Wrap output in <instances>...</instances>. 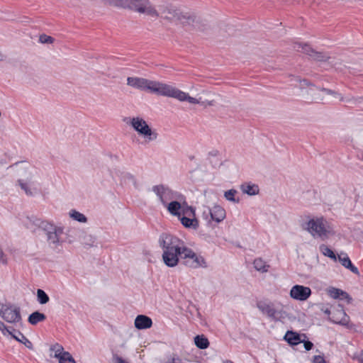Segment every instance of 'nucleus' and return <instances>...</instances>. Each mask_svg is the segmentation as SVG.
Here are the masks:
<instances>
[{
	"instance_id": "nucleus-1",
	"label": "nucleus",
	"mask_w": 363,
	"mask_h": 363,
	"mask_svg": "<svg viewBox=\"0 0 363 363\" xmlns=\"http://www.w3.org/2000/svg\"><path fill=\"white\" fill-rule=\"evenodd\" d=\"M158 242L162 250V260L167 267H176L181 259L184 265L191 269L208 267L206 259L186 247L184 242L177 236L163 233L160 236Z\"/></svg>"
},
{
	"instance_id": "nucleus-2",
	"label": "nucleus",
	"mask_w": 363,
	"mask_h": 363,
	"mask_svg": "<svg viewBox=\"0 0 363 363\" xmlns=\"http://www.w3.org/2000/svg\"><path fill=\"white\" fill-rule=\"evenodd\" d=\"M157 15V16L152 17L160 18L174 25L189 26L196 29L199 28V21L195 16L189 13H184L170 5L160 6Z\"/></svg>"
},
{
	"instance_id": "nucleus-3",
	"label": "nucleus",
	"mask_w": 363,
	"mask_h": 363,
	"mask_svg": "<svg viewBox=\"0 0 363 363\" xmlns=\"http://www.w3.org/2000/svg\"><path fill=\"white\" fill-rule=\"evenodd\" d=\"M304 229L314 238L325 241L335 235L333 225L323 216L313 217L306 223Z\"/></svg>"
},
{
	"instance_id": "nucleus-4",
	"label": "nucleus",
	"mask_w": 363,
	"mask_h": 363,
	"mask_svg": "<svg viewBox=\"0 0 363 363\" xmlns=\"http://www.w3.org/2000/svg\"><path fill=\"white\" fill-rule=\"evenodd\" d=\"M152 83L150 93L155 94L159 96L174 98L179 101H188L192 104H200V101L199 99L190 96L189 94L172 85L154 80H152Z\"/></svg>"
},
{
	"instance_id": "nucleus-5",
	"label": "nucleus",
	"mask_w": 363,
	"mask_h": 363,
	"mask_svg": "<svg viewBox=\"0 0 363 363\" xmlns=\"http://www.w3.org/2000/svg\"><path fill=\"white\" fill-rule=\"evenodd\" d=\"M124 121L130 125L143 139L141 144L147 145L157 139L158 134L141 117L126 118Z\"/></svg>"
},
{
	"instance_id": "nucleus-6",
	"label": "nucleus",
	"mask_w": 363,
	"mask_h": 363,
	"mask_svg": "<svg viewBox=\"0 0 363 363\" xmlns=\"http://www.w3.org/2000/svg\"><path fill=\"white\" fill-rule=\"evenodd\" d=\"M256 306L262 315L272 320L278 321L284 317L283 305L279 302L260 300L257 301Z\"/></svg>"
},
{
	"instance_id": "nucleus-7",
	"label": "nucleus",
	"mask_w": 363,
	"mask_h": 363,
	"mask_svg": "<svg viewBox=\"0 0 363 363\" xmlns=\"http://www.w3.org/2000/svg\"><path fill=\"white\" fill-rule=\"evenodd\" d=\"M164 207L172 216L177 218L182 215L190 217L194 216V208L187 204L185 197L181 193L178 199H172Z\"/></svg>"
},
{
	"instance_id": "nucleus-8",
	"label": "nucleus",
	"mask_w": 363,
	"mask_h": 363,
	"mask_svg": "<svg viewBox=\"0 0 363 363\" xmlns=\"http://www.w3.org/2000/svg\"><path fill=\"white\" fill-rule=\"evenodd\" d=\"M65 228L62 225H56L52 223H43V230L47 236V242L52 247H57L62 245L63 240L61 238L64 233Z\"/></svg>"
},
{
	"instance_id": "nucleus-9",
	"label": "nucleus",
	"mask_w": 363,
	"mask_h": 363,
	"mask_svg": "<svg viewBox=\"0 0 363 363\" xmlns=\"http://www.w3.org/2000/svg\"><path fill=\"white\" fill-rule=\"evenodd\" d=\"M152 191L163 206H165L172 199H178L179 197V192L172 189L166 184L154 185L152 187Z\"/></svg>"
},
{
	"instance_id": "nucleus-10",
	"label": "nucleus",
	"mask_w": 363,
	"mask_h": 363,
	"mask_svg": "<svg viewBox=\"0 0 363 363\" xmlns=\"http://www.w3.org/2000/svg\"><path fill=\"white\" fill-rule=\"evenodd\" d=\"M0 317L9 323H18L21 321L20 308L11 303H0Z\"/></svg>"
},
{
	"instance_id": "nucleus-11",
	"label": "nucleus",
	"mask_w": 363,
	"mask_h": 363,
	"mask_svg": "<svg viewBox=\"0 0 363 363\" xmlns=\"http://www.w3.org/2000/svg\"><path fill=\"white\" fill-rule=\"evenodd\" d=\"M129 10L151 17L157 16V9L150 0H131Z\"/></svg>"
},
{
	"instance_id": "nucleus-12",
	"label": "nucleus",
	"mask_w": 363,
	"mask_h": 363,
	"mask_svg": "<svg viewBox=\"0 0 363 363\" xmlns=\"http://www.w3.org/2000/svg\"><path fill=\"white\" fill-rule=\"evenodd\" d=\"M295 80L299 83V87L301 89H304L306 87H309L311 91L319 90L325 92L326 94L332 95L335 98L339 99L340 101H346V102H351L352 101H354V98H345L341 94L333 91L332 89H326V88H318L315 87L313 84H311L308 80L306 79H301L298 77H296Z\"/></svg>"
},
{
	"instance_id": "nucleus-13",
	"label": "nucleus",
	"mask_w": 363,
	"mask_h": 363,
	"mask_svg": "<svg viewBox=\"0 0 363 363\" xmlns=\"http://www.w3.org/2000/svg\"><path fill=\"white\" fill-rule=\"evenodd\" d=\"M152 80L138 77H128L127 84L134 89L150 92Z\"/></svg>"
},
{
	"instance_id": "nucleus-14",
	"label": "nucleus",
	"mask_w": 363,
	"mask_h": 363,
	"mask_svg": "<svg viewBox=\"0 0 363 363\" xmlns=\"http://www.w3.org/2000/svg\"><path fill=\"white\" fill-rule=\"evenodd\" d=\"M290 296L295 300L304 301L311 295V289L303 285H294L290 290Z\"/></svg>"
},
{
	"instance_id": "nucleus-15",
	"label": "nucleus",
	"mask_w": 363,
	"mask_h": 363,
	"mask_svg": "<svg viewBox=\"0 0 363 363\" xmlns=\"http://www.w3.org/2000/svg\"><path fill=\"white\" fill-rule=\"evenodd\" d=\"M208 214H210V220L216 223H220L225 218V211L220 206H215L212 208H208Z\"/></svg>"
},
{
	"instance_id": "nucleus-16",
	"label": "nucleus",
	"mask_w": 363,
	"mask_h": 363,
	"mask_svg": "<svg viewBox=\"0 0 363 363\" xmlns=\"http://www.w3.org/2000/svg\"><path fill=\"white\" fill-rule=\"evenodd\" d=\"M337 259L341 263V264L345 267L346 269L350 270L352 273L357 275H359V272L354 265L352 263L348 255L345 252H341L337 256Z\"/></svg>"
},
{
	"instance_id": "nucleus-17",
	"label": "nucleus",
	"mask_w": 363,
	"mask_h": 363,
	"mask_svg": "<svg viewBox=\"0 0 363 363\" xmlns=\"http://www.w3.org/2000/svg\"><path fill=\"white\" fill-rule=\"evenodd\" d=\"M306 335H300L296 332L287 331L284 335V340L291 345H297L301 342H304Z\"/></svg>"
},
{
	"instance_id": "nucleus-18",
	"label": "nucleus",
	"mask_w": 363,
	"mask_h": 363,
	"mask_svg": "<svg viewBox=\"0 0 363 363\" xmlns=\"http://www.w3.org/2000/svg\"><path fill=\"white\" fill-rule=\"evenodd\" d=\"M135 327L138 330H145L151 328L152 321L150 318L145 315H138L135 319Z\"/></svg>"
},
{
	"instance_id": "nucleus-19",
	"label": "nucleus",
	"mask_w": 363,
	"mask_h": 363,
	"mask_svg": "<svg viewBox=\"0 0 363 363\" xmlns=\"http://www.w3.org/2000/svg\"><path fill=\"white\" fill-rule=\"evenodd\" d=\"M49 223L50 222L47 220H43L40 218L33 217L28 218L27 221L26 222V225L27 228L30 229L31 231H35L38 228L43 230V224Z\"/></svg>"
},
{
	"instance_id": "nucleus-20",
	"label": "nucleus",
	"mask_w": 363,
	"mask_h": 363,
	"mask_svg": "<svg viewBox=\"0 0 363 363\" xmlns=\"http://www.w3.org/2000/svg\"><path fill=\"white\" fill-rule=\"evenodd\" d=\"M178 218L185 228L196 229L199 226V223L195 218V215L191 217L186 215H182L180 216V218Z\"/></svg>"
},
{
	"instance_id": "nucleus-21",
	"label": "nucleus",
	"mask_w": 363,
	"mask_h": 363,
	"mask_svg": "<svg viewBox=\"0 0 363 363\" xmlns=\"http://www.w3.org/2000/svg\"><path fill=\"white\" fill-rule=\"evenodd\" d=\"M328 294L333 298H340L341 300L350 298L348 294L341 289L330 287L328 289Z\"/></svg>"
},
{
	"instance_id": "nucleus-22",
	"label": "nucleus",
	"mask_w": 363,
	"mask_h": 363,
	"mask_svg": "<svg viewBox=\"0 0 363 363\" xmlns=\"http://www.w3.org/2000/svg\"><path fill=\"white\" fill-rule=\"evenodd\" d=\"M14 333L12 332V335H10L13 339L23 344L27 348L33 349L32 342L23 333L16 330H14Z\"/></svg>"
},
{
	"instance_id": "nucleus-23",
	"label": "nucleus",
	"mask_w": 363,
	"mask_h": 363,
	"mask_svg": "<svg viewBox=\"0 0 363 363\" xmlns=\"http://www.w3.org/2000/svg\"><path fill=\"white\" fill-rule=\"evenodd\" d=\"M104 3L112 6L129 9L131 0H101Z\"/></svg>"
},
{
	"instance_id": "nucleus-24",
	"label": "nucleus",
	"mask_w": 363,
	"mask_h": 363,
	"mask_svg": "<svg viewBox=\"0 0 363 363\" xmlns=\"http://www.w3.org/2000/svg\"><path fill=\"white\" fill-rule=\"evenodd\" d=\"M294 48L296 49L298 51H299V49L301 48V50L303 52H306L309 55L313 56L315 59L318 60H323L321 54L313 51L308 45H302L301 44L298 43L294 46Z\"/></svg>"
},
{
	"instance_id": "nucleus-25",
	"label": "nucleus",
	"mask_w": 363,
	"mask_h": 363,
	"mask_svg": "<svg viewBox=\"0 0 363 363\" xmlns=\"http://www.w3.org/2000/svg\"><path fill=\"white\" fill-rule=\"evenodd\" d=\"M240 189L244 194L250 196H254L259 193L258 186L255 184H243L240 186Z\"/></svg>"
},
{
	"instance_id": "nucleus-26",
	"label": "nucleus",
	"mask_w": 363,
	"mask_h": 363,
	"mask_svg": "<svg viewBox=\"0 0 363 363\" xmlns=\"http://www.w3.org/2000/svg\"><path fill=\"white\" fill-rule=\"evenodd\" d=\"M45 319H46V316L45 314L40 313L38 311H35L29 315V317L28 318V321L31 325H35L40 322L44 321Z\"/></svg>"
},
{
	"instance_id": "nucleus-27",
	"label": "nucleus",
	"mask_w": 363,
	"mask_h": 363,
	"mask_svg": "<svg viewBox=\"0 0 363 363\" xmlns=\"http://www.w3.org/2000/svg\"><path fill=\"white\" fill-rule=\"evenodd\" d=\"M69 216L72 220L81 223H86L88 220L86 216L84 214L77 211L75 209L70 210L69 212Z\"/></svg>"
},
{
	"instance_id": "nucleus-28",
	"label": "nucleus",
	"mask_w": 363,
	"mask_h": 363,
	"mask_svg": "<svg viewBox=\"0 0 363 363\" xmlns=\"http://www.w3.org/2000/svg\"><path fill=\"white\" fill-rule=\"evenodd\" d=\"M194 343L198 348L201 350L206 349L209 346V341L203 335H196L194 337Z\"/></svg>"
},
{
	"instance_id": "nucleus-29",
	"label": "nucleus",
	"mask_w": 363,
	"mask_h": 363,
	"mask_svg": "<svg viewBox=\"0 0 363 363\" xmlns=\"http://www.w3.org/2000/svg\"><path fill=\"white\" fill-rule=\"evenodd\" d=\"M336 315L338 316L336 318L333 319V321L335 323L341 324V325H347L349 322V317L345 313V312L342 310H337Z\"/></svg>"
},
{
	"instance_id": "nucleus-30",
	"label": "nucleus",
	"mask_w": 363,
	"mask_h": 363,
	"mask_svg": "<svg viewBox=\"0 0 363 363\" xmlns=\"http://www.w3.org/2000/svg\"><path fill=\"white\" fill-rule=\"evenodd\" d=\"M255 269L260 272H267L269 268V265L267 264L266 262L261 258H257L253 262Z\"/></svg>"
},
{
	"instance_id": "nucleus-31",
	"label": "nucleus",
	"mask_w": 363,
	"mask_h": 363,
	"mask_svg": "<svg viewBox=\"0 0 363 363\" xmlns=\"http://www.w3.org/2000/svg\"><path fill=\"white\" fill-rule=\"evenodd\" d=\"M319 250L321 252V253L333 261L336 262L337 260V257L334 253V252L326 245L322 244L319 247Z\"/></svg>"
},
{
	"instance_id": "nucleus-32",
	"label": "nucleus",
	"mask_w": 363,
	"mask_h": 363,
	"mask_svg": "<svg viewBox=\"0 0 363 363\" xmlns=\"http://www.w3.org/2000/svg\"><path fill=\"white\" fill-rule=\"evenodd\" d=\"M30 179L31 178L28 179V182H24L23 179L18 180V183L21 189H23L28 196H33L34 194V192L29 186L31 184Z\"/></svg>"
},
{
	"instance_id": "nucleus-33",
	"label": "nucleus",
	"mask_w": 363,
	"mask_h": 363,
	"mask_svg": "<svg viewBox=\"0 0 363 363\" xmlns=\"http://www.w3.org/2000/svg\"><path fill=\"white\" fill-rule=\"evenodd\" d=\"M162 363H186L181 357L177 354H172L167 356L162 360Z\"/></svg>"
},
{
	"instance_id": "nucleus-34",
	"label": "nucleus",
	"mask_w": 363,
	"mask_h": 363,
	"mask_svg": "<svg viewBox=\"0 0 363 363\" xmlns=\"http://www.w3.org/2000/svg\"><path fill=\"white\" fill-rule=\"evenodd\" d=\"M37 299L40 304H45L49 301L50 298L43 289H38Z\"/></svg>"
},
{
	"instance_id": "nucleus-35",
	"label": "nucleus",
	"mask_w": 363,
	"mask_h": 363,
	"mask_svg": "<svg viewBox=\"0 0 363 363\" xmlns=\"http://www.w3.org/2000/svg\"><path fill=\"white\" fill-rule=\"evenodd\" d=\"M122 180L125 182L132 183L135 186H137V179L132 174L125 172L122 174Z\"/></svg>"
},
{
	"instance_id": "nucleus-36",
	"label": "nucleus",
	"mask_w": 363,
	"mask_h": 363,
	"mask_svg": "<svg viewBox=\"0 0 363 363\" xmlns=\"http://www.w3.org/2000/svg\"><path fill=\"white\" fill-rule=\"evenodd\" d=\"M58 360L59 363H75V360L68 352L59 357Z\"/></svg>"
},
{
	"instance_id": "nucleus-37",
	"label": "nucleus",
	"mask_w": 363,
	"mask_h": 363,
	"mask_svg": "<svg viewBox=\"0 0 363 363\" xmlns=\"http://www.w3.org/2000/svg\"><path fill=\"white\" fill-rule=\"evenodd\" d=\"M237 194V191L235 189H230L228 191H226L224 194L225 198L230 201L234 202V203H238L239 199H236L235 196Z\"/></svg>"
},
{
	"instance_id": "nucleus-38",
	"label": "nucleus",
	"mask_w": 363,
	"mask_h": 363,
	"mask_svg": "<svg viewBox=\"0 0 363 363\" xmlns=\"http://www.w3.org/2000/svg\"><path fill=\"white\" fill-rule=\"evenodd\" d=\"M50 350L54 352V357L57 358V359L59 358V357L62 355L63 353L65 352L64 351L63 347L61 345H58V344H55V345H52L50 347Z\"/></svg>"
},
{
	"instance_id": "nucleus-39",
	"label": "nucleus",
	"mask_w": 363,
	"mask_h": 363,
	"mask_svg": "<svg viewBox=\"0 0 363 363\" xmlns=\"http://www.w3.org/2000/svg\"><path fill=\"white\" fill-rule=\"evenodd\" d=\"M55 39L51 37V36H49V35H47L45 34H43L41 35H40V38H39V41L40 43H43V44H51L54 42Z\"/></svg>"
},
{
	"instance_id": "nucleus-40",
	"label": "nucleus",
	"mask_w": 363,
	"mask_h": 363,
	"mask_svg": "<svg viewBox=\"0 0 363 363\" xmlns=\"http://www.w3.org/2000/svg\"><path fill=\"white\" fill-rule=\"evenodd\" d=\"M0 330L4 335H12V332L8 328V327L0 320Z\"/></svg>"
},
{
	"instance_id": "nucleus-41",
	"label": "nucleus",
	"mask_w": 363,
	"mask_h": 363,
	"mask_svg": "<svg viewBox=\"0 0 363 363\" xmlns=\"http://www.w3.org/2000/svg\"><path fill=\"white\" fill-rule=\"evenodd\" d=\"M0 262L4 264H7V258L2 249L0 247Z\"/></svg>"
},
{
	"instance_id": "nucleus-42",
	"label": "nucleus",
	"mask_w": 363,
	"mask_h": 363,
	"mask_svg": "<svg viewBox=\"0 0 363 363\" xmlns=\"http://www.w3.org/2000/svg\"><path fill=\"white\" fill-rule=\"evenodd\" d=\"M302 342L303 343L304 348L307 351L311 350L313 347V344L311 341L304 340V342Z\"/></svg>"
},
{
	"instance_id": "nucleus-43",
	"label": "nucleus",
	"mask_w": 363,
	"mask_h": 363,
	"mask_svg": "<svg viewBox=\"0 0 363 363\" xmlns=\"http://www.w3.org/2000/svg\"><path fill=\"white\" fill-rule=\"evenodd\" d=\"M313 362L315 363H325V360L323 356L315 355L313 358Z\"/></svg>"
},
{
	"instance_id": "nucleus-44",
	"label": "nucleus",
	"mask_w": 363,
	"mask_h": 363,
	"mask_svg": "<svg viewBox=\"0 0 363 363\" xmlns=\"http://www.w3.org/2000/svg\"><path fill=\"white\" fill-rule=\"evenodd\" d=\"M208 208L203 212V218L206 220L208 223H211L212 220H210V214H208Z\"/></svg>"
},
{
	"instance_id": "nucleus-45",
	"label": "nucleus",
	"mask_w": 363,
	"mask_h": 363,
	"mask_svg": "<svg viewBox=\"0 0 363 363\" xmlns=\"http://www.w3.org/2000/svg\"><path fill=\"white\" fill-rule=\"evenodd\" d=\"M357 359L359 363H363V350L360 352L359 355L357 357Z\"/></svg>"
},
{
	"instance_id": "nucleus-46",
	"label": "nucleus",
	"mask_w": 363,
	"mask_h": 363,
	"mask_svg": "<svg viewBox=\"0 0 363 363\" xmlns=\"http://www.w3.org/2000/svg\"><path fill=\"white\" fill-rule=\"evenodd\" d=\"M117 363H128L126 361H125L122 357H117L116 358Z\"/></svg>"
},
{
	"instance_id": "nucleus-47",
	"label": "nucleus",
	"mask_w": 363,
	"mask_h": 363,
	"mask_svg": "<svg viewBox=\"0 0 363 363\" xmlns=\"http://www.w3.org/2000/svg\"><path fill=\"white\" fill-rule=\"evenodd\" d=\"M354 102L356 104H361V103H362L363 102V97H359V98H357V99L354 98Z\"/></svg>"
},
{
	"instance_id": "nucleus-48",
	"label": "nucleus",
	"mask_w": 363,
	"mask_h": 363,
	"mask_svg": "<svg viewBox=\"0 0 363 363\" xmlns=\"http://www.w3.org/2000/svg\"><path fill=\"white\" fill-rule=\"evenodd\" d=\"M323 311L327 314V315H330V311L328 309V308H326L325 310L323 309Z\"/></svg>"
},
{
	"instance_id": "nucleus-49",
	"label": "nucleus",
	"mask_w": 363,
	"mask_h": 363,
	"mask_svg": "<svg viewBox=\"0 0 363 363\" xmlns=\"http://www.w3.org/2000/svg\"><path fill=\"white\" fill-rule=\"evenodd\" d=\"M207 104L209 106H212L213 104V101H208Z\"/></svg>"
},
{
	"instance_id": "nucleus-50",
	"label": "nucleus",
	"mask_w": 363,
	"mask_h": 363,
	"mask_svg": "<svg viewBox=\"0 0 363 363\" xmlns=\"http://www.w3.org/2000/svg\"><path fill=\"white\" fill-rule=\"evenodd\" d=\"M224 363H233V362L230 360H226L225 362H224Z\"/></svg>"
},
{
	"instance_id": "nucleus-51",
	"label": "nucleus",
	"mask_w": 363,
	"mask_h": 363,
	"mask_svg": "<svg viewBox=\"0 0 363 363\" xmlns=\"http://www.w3.org/2000/svg\"><path fill=\"white\" fill-rule=\"evenodd\" d=\"M315 99H320V100H322V98H315Z\"/></svg>"
}]
</instances>
